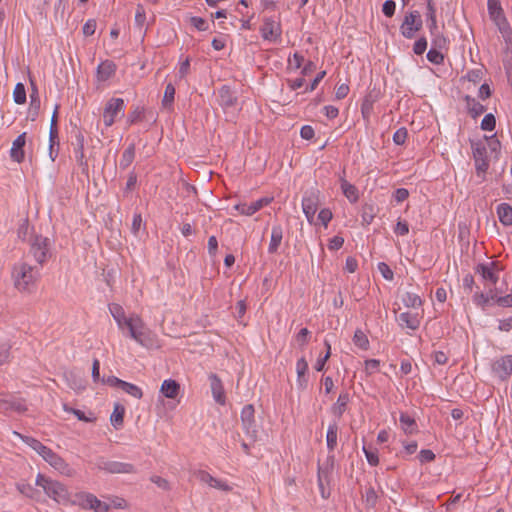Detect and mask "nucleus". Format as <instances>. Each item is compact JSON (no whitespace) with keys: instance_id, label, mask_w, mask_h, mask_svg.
Listing matches in <instances>:
<instances>
[{"instance_id":"nucleus-63","label":"nucleus","mask_w":512,"mask_h":512,"mask_svg":"<svg viewBox=\"0 0 512 512\" xmlns=\"http://www.w3.org/2000/svg\"><path fill=\"white\" fill-rule=\"evenodd\" d=\"M310 332L307 328H302L296 335V341L300 347H304L308 343Z\"/></svg>"},{"instance_id":"nucleus-6","label":"nucleus","mask_w":512,"mask_h":512,"mask_svg":"<svg viewBox=\"0 0 512 512\" xmlns=\"http://www.w3.org/2000/svg\"><path fill=\"white\" fill-rule=\"evenodd\" d=\"M423 27V21L420 12L417 10L409 11L404 16L400 26V33L406 39L414 38L415 34Z\"/></svg>"},{"instance_id":"nucleus-2","label":"nucleus","mask_w":512,"mask_h":512,"mask_svg":"<svg viewBox=\"0 0 512 512\" xmlns=\"http://www.w3.org/2000/svg\"><path fill=\"white\" fill-rule=\"evenodd\" d=\"M15 434H17L24 443L35 450L54 469L60 471L61 473H66L69 470V465L65 462V460L56 454L52 449L42 444L39 440L30 436H23L17 432H15Z\"/></svg>"},{"instance_id":"nucleus-11","label":"nucleus","mask_w":512,"mask_h":512,"mask_svg":"<svg viewBox=\"0 0 512 512\" xmlns=\"http://www.w3.org/2000/svg\"><path fill=\"white\" fill-rule=\"evenodd\" d=\"M260 33L264 40L276 42L281 37V25L273 18H264L263 24L260 27Z\"/></svg>"},{"instance_id":"nucleus-41","label":"nucleus","mask_w":512,"mask_h":512,"mask_svg":"<svg viewBox=\"0 0 512 512\" xmlns=\"http://www.w3.org/2000/svg\"><path fill=\"white\" fill-rule=\"evenodd\" d=\"M376 216L375 208L372 204H364L361 210L362 223L369 225Z\"/></svg>"},{"instance_id":"nucleus-29","label":"nucleus","mask_w":512,"mask_h":512,"mask_svg":"<svg viewBox=\"0 0 512 512\" xmlns=\"http://www.w3.org/2000/svg\"><path fill=\"white\" fill-rule=\"evenodd\" d=\"M31 85L32 92L30 94L29 116L31 120L34 121L39 114L41 101L36 86L33 83H31Z\"/></svg>"},{"instance_id":"nucleus-32","label":"nucleus","mask_w":512,"mask_h":512,"mask_svg":"<svg viewBox=\"0 0 512 512\" xmlns=\"http://www.w3.org/2000/svg\"><path fill=\"white\" fill-rule=\"evenodd\" d=\"M497 214L499 221L504 226L512 225V206L507 203H501L497 207Z\"/></svg>"},{"instance_id":"nucleus-19","label":"nucleus","mask_w":512,"mask_h":512,"mask_svg":"<svg viewBox=\"0 0 512 512\" xmlns=\"http://www.w3.org/2000/svg\"><path fill=\"white\" fill-rule=\"evenodd\" d=\"M13 410L17 413H24L27 411V406L24 399L12 397L10 399L0 400V412Z\"/></svg>"},{"instance_id":"nucleus-57","label":"nucleus","mask_w":512,"mask_h":512,"mask_svg":"<svg viewBox=\"0 0 512 512\" xmlns=\"http://www.w3.org/2000/svg\"><path fill=\"white\" fill-rule=\"evenodd\" d=\"M377 494L373 487H369L365 491V502L369 507H374L377 503Z\"/></svg>"},{"instance_id":"nucleus-64","label":"nucleus","mask_w":512,"mask_h":512,"mask_svg":"<svg viewBox=\"0 0 512 512\" xmlns=\"http://www.w3.org/2000/svg\"><path fill=\"white\" fill-rule=\"evenodd\" d=\"M495 303L500 307H512V294L499 297L495 296Z\"/></svg>"},{"instance_id":"nucleus-21","label":"nucleus","mask_w":512,"mask_h":512,"mask_svg":"<svg viewBox=\"0 0 512 512\" xmlns=\"http://www.w3.org/2000/svg\"><path fill=\"white\" fill-rule=\"evenodd\" d=\"M498 265V262H491L489 264L479 263L475 267L476 273H479L483 279L491 282L493 285H495L498 281V275L494 272V268H496Z\"/></svg>"},{"instance_id":"nucleus-17","label":"nucleus","mask_w":512,"mask_h":512,"mask_svg":"<svg viewBox=\"0 0 512 512\" xmlns=\"http://www.w3.org/2000/svg\"><path fill=\"white\" fill-rule=\"evenodd\" d=\"M26 144V132L20 134L12 143L10 157L17 163H22L25 158L24 147Z\"/></svg>"},{"instance_id":"nucleus-46","label":"nucleus","mask_w":512,"mask_h":512,"mask_svg":"<svg viewBox=\"0 0 512 512\" xmlns=\"http://www.w3.org/2000/svg\"><path fill=\"white\" fill-rule=\"evenodd\" d=\"M495 300V295H491V296H488L482 292H476L474 295H473V302L481 307L483 310L485 309V307L488 305L489 301L490 300Z\"/></svg>"},{"instance_id":"nucleus-1","label":"nucleus","mask_w":512,"mask_h":512,"mask_svg":"<svg viewBox=\"0 0 512 512\" xmlns=\"http://www.w3.org/2000/svg\"><path fill=\"white\" fill-rule=\"evenodd\" d=\"M39 277V267L27 263L14 265L12 270L14 286L20 292L31 293L34 291Z\"/></svg>"},{"instance_id":"nucleus-20","label":"nucleus","mask_w":512,"mask_h":512,"mask_svg":"<svg viewBox=\"0 0 512 512\" xmlns=\"http://www.w3.org/2000/svg\"><path fill=\"white\" fill-rule=\"evenodd\" d=\"M197 477L201 482L208 484L210 487H213V488H216V489H219L222 491H226V492L232 490V487L229 486L226 482H223L222 480L213 477L207 471H204V470L198 471Z\"/></svg>"},{"instance_id":"nucleus-47","label":"nucleus","mask_w":512,"mask_h":512,"mask_svg":"<svg viewBox=\"0 0 512 512\" xmlns=\"http://www.w3.org/2000/svg\"><path fill=\"white\" fill-rule=\"evenodd\" d=\"M145 115L144 107L137 106L128 116L127 122L129 125L143 121Z\"/></svg>"},{"instance_id":"nucleus-35","label":"nucleus","mask_w":512,"mask_h":512,"mask_svg":"<svg viewBox=\"0 0 512 512\" xmlns=\"http://www.w3.org/2000/svg\"><path fill=\"white\" fill-rule=\"evenodd\" d=\"M341 190L344 196L351 202L356 203L359 199V192L355 185L349 183L347 180L342 181Z\"/></svg>"},{"instance_id":"nucleus-22","label":"nucleus","mask_w":512,"mask_h":512,"mask_svg":"<svg viewBox=\"0 0 512 512\" xmlns=\"http://www.w3.org/2000/svg\"><path fill=\"white\" fill-rule=\"evenodd\" d=\"M209 379H210L212 394H213L215 401L221 405H224L226 397H225L224 388H223L220 378L216 374L212 373V374H210Z\"/></svg>"},{"instance_id":"nucleus-8","label":"nucleus","mask_w":512,"mask_h":512,"mask_svg":"<svg viewBox=\"0 0 512 512\" xmlns=\"http://www.w3.org/2000/svg\"><path fill=\"white\" fill-rule=\"evenodd\" d=\"M75 503H78L84 509H92L95 512H108L110 505L100 501L95 495L91 493H78L76 494Z\"/></svg>"},{"instance_id":"nucleus-12","label":"nucleus","mask_w":512,"mask_h":512,"mask_svg":"<svg viewBox=\"0 0 512 512\" xmlns=\"http://www.w3.org/2000/svg\"><path fill=\"white\" fill-rule=\"evenodd\" d=\"M472 153L475 161V168L477 174L485 173L489 168V161L487 159V149L482 142L472 144Z\"/></svg>"},{"instance_id":"nucleus-36","label":"nucleus","mask_w":512,"mask_h":512,"mask_svg":"<svg viewBox=\"0 0 512 512\" xmlns=\"http://www.w3.org/2000/svg\"><path fill=\"white\" fill-rule=\"evenodd\" d=\"M124 414L125 407L119 403H116L110 417L111 424L114 426V428L118 429L123 426Z\"/></svg>"},{"instance_id":"nucleus-39","label":"nucleus","mask_w":512,"mask_h":512,"mask_svg":"<svg viewBox=\"0 0 512 512\" xmlns=\"http://www.w3.org/2000/svg\"><path fill=\"white\" fill-rule=\"evenodd\" d=\"M399 421L406 434H413L416 431L417 424L414 418L409 416L407 413H401Z\"/></svg>"},{"instance_id":"nucleus-18","label":"nucleus","mask_w":512,"mask_h":512,"mask_svg":"<svg viewBox=\"0 0 512 512\" xmlns=\"http://www.w3.org/2000/svg\"><path fill=\"white\" fill-rule=\"evenodd\" d=\"M75 139H76V144H75V149H74V153H75V158H76V161L78 163V165L82 168V171L83 172H87L88 171V163H87V160L85 159V155H84V135L82 134L81 131H77V133L75 134Z\"/></svg>"},{"instance_id":"nucleus-24","label":"nucleus","mask_w":512,"mask_h":512,"mask_svg":"<svg viewBox=\"0 0 512 512\" xmlns=\"http://www.w3.org/2000/svg\"><path fill=\"white\" fill-rule=\"evenodd\" d=\"M116 72V64L111 60L101 62L97 67V79L104 82L110 79Z\"/></svg>"},{"instance_id":"nucleus-23","label":"nucleus","mask_w":512,"mask_h":512,"mask_svg":"<svg viewBox=\"0 0 512 512\" xmlns=\"http://www.w3.org/2000/svg\"><path fill=\"white\" fill-rule=\"evenodd\" d=\"M219 104L224 108L228 109L234 107L237 104V97L234 95L231 88L227 85L222 86L219 89Z\"/></svg>"},{"instance_id":"nucleus-60","label":"nucleus","mask_w":512,"mask_h":512,"mask_svg":"<svg viewBox=\"0 0 512 512\" xmlns=\"http://www.w3.org/2000/svg\"><path fill=\"white\" fill-rule=\"evenodd\" d=\"M190 23L193 25L198 31H206L208 29V25L205 19L201 17H191Z\"/></svg>"},{"instance_id":"nucleus-42","label":"nucleus","mask_w":512,"mask_h":512,"mask_svg":"<svg viewBox=\"0 0 512 512\" xmlns=\"http://www.w3.org/2000/svg\"><path fill=\"white\" fill-rule=\"evenodd\" d=\"M406 307L418 308L422 306V300L418 294L406 292L402 298Z\"/></svg>"},{"instance_id":"nucleus-49","label":"nucleus","mask_w":512,"mask_h":512,"mask_svg":"<svg viewBox=\"0 0 512 512\" xmlns=\"http://www.w3.org/2000/svg\"><path fill=\"white\" fill-rule=\"evenodd\" d=\"M427 59L435 65H441L444 63V55L440 50L431 48L427 53Z\"/></svg>"},{"instance_id":"nucleus-16","label":"nucleus","mask_w":512,"mask_h":512,"mask_svg":"<svg viewBox=\"0 0 512 512\" xmlns=\"http://www.w3.org/2000/svg\"><path fill=\"white\" fill-rule=\"evenodd\" d=\"M272 199L273 198L263 197L249 205L246 203L236 204L234 206V209L237 210L242 215L251 216L264 206L268 205L272 201Z\"/></svg>"},{"instance_id":"nucleus-34","label":"nucleus","mask_w":512,"mask_h":512,"mask_svg":"<svg viewBox=\"0 0 512 512\" xmlns=\"http://www.w3.org/2000/svg\"><path fill=\"white\" fill-rule=\"evenodd\" d=\"M296 370H297V382L298 386L300 388H306L307 386V379L305 378V374L308 371V363L305 360L304 357L300 358L296 363Z\"/></svg>"},{"instance_id":"nucleus-10","label":"nucleus","mask_w":512,"mask_h":512,"mask_svg":"<svg viewBox=\"0 0 512 512\" xmlns=\"http://www.w3.org/2000/svg\"><path fill=\"white\" fill-rule=\"evenodd\" d=\"M320 191L311 189L306 191L302 199V209L307 220L312 223L319 206Z\"/></svg>"},{"instance_id":"nucleus-48","label":"nucleus","mask_w":512,"mask_h":512,"mask_svg":"<svg viewBox=\"0 0 512 512\" xmlns=\"http://www.w3.org/2000/svg\"><path fill=\"white\" fill-rule=\"evenodd\" d=\"M146 21V12L142 4H137L135 13V25L142 30Z\"/></svg>"},{"instance_id":"nucleus-3","label":"nucleus","mask_w":512,"mask_h":512,"mask_svg":"<svg viewBox=\"0 0 512 512\" xmlns=\"http://www.w3.org/2000/svg\"><path fill=\"white\" fill-rule=\"evenodd\" d=\"M487 9L490 19L497 26L505 42H511L512 28L504 14L500 0H488Z\"/></svg>"},{"instance_id":"nucleus-53","label":"nucleus","mask_w":512,"mask_h":512,"mask_svg":"<svg viewBox=\"0 0 512 512\" xmlns=\"http://www.w3.org/2000/svg\"><path fill=\"white\" fill-rule=\"evenodd\" d=\"M16 487H17V490L24 496H26L28 498H34V494H35L36 490L34 489V487L31 484L18 483L16 485Z\"/></svg>"},{"instance_id":"nucleus-61","label":"nucleus","mask_w":512,"mask_h":512,"mask_svg":"<svg viewBox=\"0 0 512 512\" xmlns=\"http://www.w3.org/2000/svg\"><path fill=\"white\" fill-rule=\"evenodd\" d=\"M380 366V361L377 359H368L365 361V372L367 375H371L372 373L378 371Z\"/></svg>"},{"instance_id":"nucleus-44","label":"nucleus","mask_w":512,"mask_h":512,"mask_svg":"<svg viewBox=\"0 0 512 512\" xmlns=\"http://www.w3.org/2000/svg\"><path fill=\"white\" fill-rule=\"evenodd\" d=\"M175 87L172 83H168L165 87L164 96L162 99V105L165 108L171 107L174 102Z\"/></svg>"},{"instance_id":"nucleus-38","label":"nucleus","mask_w":512,"mask_h":512,"mask_svg":"<svg viewBox=\"0 0 512 512\" xmlns=\"http://www.w3.org/2000/svg\"><path fill=\"white\" fill-rule=\"evenodd\" d=\"M337 435L338 425L336 423L330 424L326 434L327 448L330 452L333 451L337 446Z\"/></svg>"},{"instance_id":"nucleus-31","label":"nucleus","mask_w":512,"mask_h":512,"mask_svg":"<svg viewBox=\"0 0 512 512\" xmlns=\"http://www.w3.org/2000/svg\"><path fill=\"white\" fill-rule=\"evenodd\" d=\"M136 146L134 143L128 145V147L123 151L121 159L119 161V167L122 170L127 169L135 159Z\"/></svg>"},{"instance_id":"nucleus-43","label":"nucleus","mask_w":512,"mask_h":512,"mask_svg":"<svg viewBox=\"0 0 512 512\" xmlns=\"http://www.w3.org/2000/svg\"><path fill=\"white\" fill-rule=\"evenodd\" d=\"M120 389L136 399H141L143 397L142 389L135 384L123 381Z\"/></svg>"},{"instance_id":"nucleus-27","label":"nucleus","mask_w":512,"mask_h":512,"mask_svg":"<svg viewBox=\"0 0 512 512\" xmlns=\"http://www.w3.org/2000/svg\"><path fill=\"white\" fill-rule=\"evenodd\" d=\"M398 321L401 326H405L411 330H417L420 326V319L417 314L403 312L399 315Z\"/></svg>"},{"instance_id":"nucleus-52","label":"nucleus","mask_w":512,"mask_h":512,"mask_svg":"<svg viewBox=\"0 0 512 512\" xmlns=\"http://www.w3.org/2000/svg\"><path fill=\"white\" fill-rule=\"evenodd\" d=\"M325 347L327 349L326 351V354L323 356V357H320L318 358L316 364H315V369L316 371H322L324 369V366L326 364V362L328 361L330 355H331V345L328 341H325Z\"/></svg>"},{"instance_id":"nucleus-51","label":"nucleus","mask_w":512,"mask_h":512,"mask_svg":"<svg viewBox=\"0 0 512 512\" xmlns=\"http://www.w3.org/2000/svg\"><path fill=\"white\" fill-rule=\"evenodd\" d=\"M30 234L29 222L28 219H24L23 222L19 225L17 230L18 238L22 241H28V236Z\"/></svg>"},{"instance_id":"nucleus-26","label":"nucleus","mask_w":512,"mask_h":512,"mask_svg":"<svg viewBox=\"0 0 512 512\" xmlns=\"http://www.w3.org/2000/svg\"><path fill=\"white\" fill-rule=\"evenodd\" d=\"M350 401V395L347 391H343L338 396V399L336 403L332 406L331 411L332 413L338 417L341 418L344 412L347 409V405Z\"/></svg>"},{"instance_id":"nucleus-37","label":"nucleus","mask_w":512,"mask_h":512,"mask_svg":"<svg viewBox=\"0 0 512 512\" xmlns=\"http://www.w3.org/2000/svg\"><path fill=\"white\" fill-rule=\"evenodd\" d=\"M334 455H329L324 464H318V478L329 480V476L334 469Z\"/></svg>"},{"instance_id":"nucleus-30","label":"nucleus","mask_w":512,"mask_h":512,"mask_svg":"<svg viewBox=\"0 0 512 512\" xmlns=\"http://www.w3.org/2000/svg\"><path fill=\"white\" fill-rule=\"evenodd\" d=\"M464 99L466 102L468 113L472 118L475 119L485 112V106L476 101V99H474L473 97L466 95Z\"/></svg>"},{"instance_id":"nucleus-4","label":"nucleus","mask_w":512,"mask_h":512,"mask_svg":"<svg viewBox=\"0 0 512 512\" xmlns=\"http://www.w3.org/2000/svg\"><path fill=\"white\" fill-rule=\"evenodd\" d=\"M36 485L42 487L46 495L58 503H66L69 500L67 488L59 481L39 473L36 477Z\"/></svg>"},{"instance_id":"nucleus-9","label":"nucleus","mask_w":512,"mask_h":512,"mask_svg":"<svg viewBox=\"0 0 512 512\" xmlns=\"http://www.w3.org/2000/svg\"><path fill=\"white\" fill-rule=\"evenodd\" d=\"M125 103L122 98H111L105 105L103 111V120L106 127L114 124L118 114L124 115Z\"/></svg>"},{"instance_id":"nucleus-55","label":"nucleus","mask_w":512,"mask_h":512,"mask_svg":"<svg viewBox=\"0 0 512 512\" xmlns=\"http://www.w3.org/2000/svg\"><path fill=\"white\" fill-rule=\"evenodd\" d=\"M408 132L405 127H401L393 135V141L396 145H403L407 139Z\"/></svg>"},{"instance_id":"nucleus-28","label":"nucleus","mask_w":512,"mask_h":512,"mask_svg":"<svg viewBox=\"0 0 512 512\" xmlns=\"http://www.w3.org/2000/svg\"><path fill=\"white\" fill-rule=\"evenodd\" d=\"M283 238V229L280 225L272 227L271 240L268 246V252L274 254L277 252Z\"/></svg>"},{"instance_id":"nucleus-40","label":"nucleus","mask_w":512,"mask_h":512,"mask_svg":"<svg viewBox=\"0 0 512 512\" xmlns=\"http://www.w3.org/2000/svg\"><path fill=\"white\" fill-rule=\"evenodd\" d=\"M352 340H353L354 345L362 350L366 351L370 347L369 339H368L367 335L361 329H357L355 331Z\"/></svg>"},{"instance_id":"nucleus-54","label":"nucleus","mask_w":512,"mask_h":512,"mask_svg":"<svg viewBox=\"0 0 512 512\" xmlns=\"http://www.w3.org/2000/svg\"><path fill=\"white\" fill-rule=\"evenodd\" d=\"M448 45V41L446 37L442 34H435L434 38L432 40V48H435L437 50L446 49Z\"/></svg>"},{"instance_id":"nucleus-45","label":"nucleus","mask_w":512,"mask_h":512,"mask_svg":"<svg viewBox=\"0 0 512 512\" xmlns=\"http://www.w3.org/2000/svg\"><path fill=\"white\" fill-rule=\"evenodd\" d=\"M13 99L16 104H24L26 102V90L23 83H17L13 90Z\"/></svg>"},{"instance_id":"nucleus-15","label":"nucleus","mask_w":512,"mask_h":512,"mask_svg":"<svg viewBox=\"0 0 512 512\" xmlns=\"http://www.w3.org/2000/svg\"><path fill=\"white\" fill-rule=\"evenodd\" d=\"M99 468L111 474H131L136 472L133 464L119 461H105Z\"/></svg>"},{"instance_id":"nucleus-5","label":"nucleus","mask_w":512,"mask_h":512,"mask_svg":"<svg viewBox=\"0 0 512 512\" xmlns=\"http://www.w3.org/2000/svg\"><path fill=\"white\" fill-rule=\"evenodd\" d=\"M29 244V253L40 266H42L52 256L51 240L48 237L42 235L30 236Z\"/></svg>"},{"instance_id":"nucleus-50","label":"nucleus","mask_w":512,"mask_h":512,"mask_svg":"<svg viewBox=\"0 0 512 512\" xmlns=\"http://www.w3.org/2000/svg\"><path fill=\"white\" fill-rule=\"evenodd\" d=\"M496 119L492 113L486 114L481 121V129L486 131H492L495 129Z\"/></svg>"},{"instance_id":"nucleus-14","label":"nucleus","mask_w":512,"mask_h":512,"mask_svg":"<svg viewBox=\"0 0 512 512\" xmlns=\"http://www.w3.org/2000/svg\"><path fill=\"white\" fill-rule=\"evenodd\" d=\"M124 327L128 328L131 338L143 346L146 345L145 332L143 331L144 324L139 316L130 317Z\"/></svg>"},{"instance_id":"nucleus-62","label":"nucleus","mask_w":512,"mask_h":512,"mask_svg":"<svg viewBox=\"0 0 512 512\" xmlns=\"http://www.w3.org/2000/svg\"><path fill=\"white\" fill-rule=\"evenodd\" d=\"M378 270L380 271V273L382 274V276L386 279V280H393L394 278V273L393 271L391 270V268L389 267V265H387L386 263L384 262H380L378 264Z\"/></svg>"},{"instance_id":"nucleus-13","label":"nucleus","mask_w":512,"mask_h":512,"mask_svg":"<svg viewBox=\"0 0 512 512\" xmlns=\"http://www.w3.org/2000/svg\"><path fill=\"white\" fill-rule=\"evenodd\" d=\"M493 373L501 380H506L512 374V355H505L492 364Z\"/></svg>"},{"instance_id":"nucleus-7","label":"nucleus","mask_w":512,"mask_h":512,"mask_svg":"<svg viewBox=\"0 0 512 512\" xmlns=\"http://www.w3.org/2000/svg\"><path fill=\"white\" fill-rule=\"evenodd\" d=\"M241 422L246 435L255 442L257 440L258 430L255 421V409L252 404H247L243 407L241 411Z\"/></svg>"},{"instance_id":"nucleus-56","label":"nucleus","mask_w":512,"mask_h":512,"mask_svg":"<svg viewBox=\"0 0 512 512\" xmlns=\"http://www.w3.org/2000/svg\"><path fill=\"white\" fill-rule=\"evenodd\" d=\"M363 451L365 453L368 463L371 466H377L379 464V457H378V453L376 450H371L364 446Z\"/></svg>"},{"instance_id":"nucleus-33","label":"nucleus","mask_w":512,"mask_h":512,"mask_svg":"<svg viewBox=\"0 0 512 512\" xmlns=\"http://www.w3.org/2000/svg\"><path fill=\"white\" fill-rule=\"evenodd\" d=\"M110 313L114 320L117 322L120 329L124 328V324L129 318L126 317L123 307L119 304L113 303L109 306Z\"/></svg>"},{"instance_id":"nucleus-25","label":"nucleus","mask_w":512,"mask_h":512,"mask_svg":"<svg viewBox=\"0 0 512 512\" xmlns=\"http://www.w3.org/2000/svg\"><path fill=\"white\" fill-rule=\"evenodd\" d=\"M160 392L170 399H175L180 392V384L173 379H166L161 384Z\"/></svg>"},{"instance_id":"nucleus-58","label":"nucleus","mask_w":512,"mask_h":512,"mask_svg":"<svg viewBox=\"0 0 512 512\" xmlns=\"http://www.w3.org/2000/svg\"><path fill=\"white\" fill-rule=\"evenodd\" d=\"M427 49V40L425 37H420L413 45V52L416 55H422Z\"/></svg>"},{"instance_id":"nucleus-59","label":"nucleus","mask_w":512,"mask_h":512,"mask_svg":"<svg viewBox=\"0 0 512 512\" xmlns=\"http://www.w3.org/2000/svg\"><path fill=\"white\" fill-rule=\"evenodd\" d=\"M396 3L393 0H387L383 3L382 12L383 14L391 18L395 14Z\"/></svg>"}]
</instances>
